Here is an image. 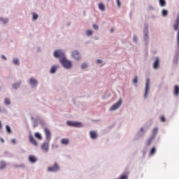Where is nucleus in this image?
Masks as SVG:
<instances>
[{"label":"nucleus","mask_w":179,"mask_h":179,"mask_svg":"<svg viewBox=\"0 0 179 179\" xmlns=\"http://www.w3.org/2000/svg\"><path fill=\"white\" fill-rule=\"evenodd\" d=\"M59 63L62 68L66 71H71V69L73 68V62L72 60L66 58V56L65 57L61 58L59 59Z\"/></svg>","instance_id":"nucleus-1"},{"label":"nucleus","mask_w":179,"mask_h":179,"mask_svg":"<svg viewBox=\"0 0 179 179\" xmlns=\"http://www.w3.org/2000/svg\"><path fill=\"white\" fill-rule=\"evenodd\" d=\"M61 171V166H59V163L55 162L52 165L48 166L47 168L48 173H58Z\"/></svg>","instance_id":"nucleus-2"},{"label":"nucleus","mask_w":179,"mask_h":179,"mask_svg":"<svg viewBox=\"0 0 179 179\" xmlns=\"http://www.w3.org/2000/svg\"><path fill=\"white\" fill-rule=\"evenodd\" d=\"M122 98L119 99L117 101L110 106L108 111L110 113H114V111H117V110H119L121 106H122Z\"/></svg>","instance_id":"nucleus-3"},{"label":"nucleus","mask_w":179,"mask_h":179,"mask_svg":"<svg viewBox=\"0 0 179 179\" xmlns=\"http://www.w3.org/2000/svg\"><path fill=\"white\" fill-rule=\"evenodd\" d=\"M150 78H148L145 79V90H144V99L146 100L149 97V94L150 93Z\"/></svg>","instance_id":"nucleus-4"},{"label":"nucleus","mask_w":179,"mask_h":179,"mask_svg":"<svg viewBox=\"0 0 179 179\" xmlns=\"http://www.w3.org/2000/svg\"><path fill=\"white\" fill-rule=\"evenodd\" d=\"M28 85L31 89H36V87H38V79L36 77H30L28 80Z\"/></svg>","instance_id":"nucleus-5"},{"label":"nucleus","mask_w":179,"mask_h":179,"mask_svg":"<svg viewBox=\"0 0 179 179\" xmlns=\"http://www.w3.org/2000/svg\"><path fill=\"white\" fill-rule=\"evenodd\" d=\"M52 55L54 58H58L59 60H60L61 58H65L66 57L65 52L62 49L55 50L52 52Z\"/></svg>","instance_id":"nucleus-6"},{"label":"nucleus","mask_w":179,"mask_h":179,"mask_svg":"<svg viewBox=\"0 0 179 179\" xmlns=\"http://www.w3.org/2000/svg\"><path fill=\"white\" fill-rule=\"evenodd\" d=\"M71 57L73 61H81L82 54L78 50H73L71 52Z\"/></svg>","instance_id":"nucleus-7"},{"label":"nucleus","mask_w":179,"mask_h":179,"mask_svg":"<svg viewBox=\"0 0 179 179\" xmlns=\"http://www.w3.org/2000/svg\"><path fill=\"white\" fill-rule=\"evenodd\" d=\"M66 125L73 127L74 128H83L84 125L82 122L69 120L66 122Z\"/></svg>","instance_id":"nucleus-8"},{"label":"nucleus","mask_w":179,"mask_h":179,"mask_svg":"<svg viewBox=\"0 0 179 179\" xmlns=\"http://www.w3.org/2000/svg\"><path fill=\"white\" fill-rule=\"evenodd\" d=\"M148 129L145 127H142L137 131L135 136V139H141V138H143L145 136V134H146Z\"/></svg>","instance_id":"nucleus-9"},{"label":"nucleus","mask_w":179,"mask_h":179,"mask_svg":"<svg viewBox=\"0 0 179 179\" xmlns=\"http://www.w3.org/2000/svg\"><path fill=\"white\" fill-rule=\"evenodd\" d=\"M173 29L176 31H178L176 40L178 43V45L179 47V15H177L175 24L173 25Z\"/></svg>","instance_id":"nucleus-10"},{"label":"nucleus","mask_w":179,"mask_h":179,"mask_svg":"<svg viewBox=\"0 0 179 179\" xmlns=\"http://www.w3.org/2000/svg\"><path fill=\"white\" fill-rule=\"evenodd\" d=\"M149 28L148 27H145L143 30V41L145 44H149Z\"/></svg>","instance_id":"nucleus-11"},{"label":"nucleus","mask_w":179,"mask_h":179,"mask_svg":"<svg viewBox=\"0 0 179 179\" xmlns=\"http://www.w3.org/2000/svg\"><path fill=\"white\" fill-rule=\"evenodd\" d=\"M162 59L159 57H156L154 62L152 63V69H155V71H157L160 69V62Z\"/></svg>","instance_id":"nucleus-12"},{"label":"nucleus","mask_w":179,"mask_h":179,"mask_svg":"<svg viewBox=\"0 0 179 179\" xmlns=\"http://www.w3.org/2000/svg\"><path fill=\"white\" fill-rule=\"evenodd\" d=\"M41 149L43 153H48V152H50V141H46L42 143Z\"/></svg>","instance_id":"nucleus-13"},{"label":"nucleus","mask_w":179,"mask_h":179,"mask_svg":"<svg viewBox=\"0 0 179 179\" xmlns=\"http://www.w3.org/2000/svg\"><path fill=\"white\" fill-rule=\"evenodd\" d=\"M28 138L30 143H31L33 146H38V143H37V141H36V138H34V136H33V134H31V133H29Z\"/></svg>","instance_id":"nucleus-14"},{"label":"nucleus","mask_w":179,"mask_h":179,"mask_svg":"<svg viewBox=\"0 0 179 179\" xmlns=\"http://www.w3.org/2000/svg\"><path fill=\"white\" fill-rule=\"evenodd\" d=\"M90 138V139H92V141H96L97 138H99V134L96 131L92 130L89 132Z\"/></svg>","instance_id":"nucleus-15"},{"label":"nucleus","mask_w":179,"mask_h":179,"mask_svg":"<svg viewBox=\"0 0 179 179\" xmlns=\"http://www.w3.org/2000/svg\"><path fill=\"white\" fill-rule=\"evenodd\" d=\"M30 118L34 127L36 128V127L38 125V122L37 121V116H36L35 114L31 113L30 115Z\"/></svg>","instance_id":"nucleus-16"},{"label":"nucleus","mask_w":179,"mask_h":179,"mask_svg":"<svg viewBox=\"0 0 179 179\" xmlns=\"http://www.w3.org/2000/svg\"><path fill=\"white\" fill-rule=\"evenodd\" d=\"M58 69H59V64H54L50 67L49 72L51 75H54L55 73H57Z\"/></svg>","instance_id":"nucleus-17"},{"label":"nucleus","mask_w":179,"mask_h":179,"mask_svg":"<svg viewBox=\"0 0 179 179\" xmlns=\"http://www.w3.org/2000/svg\"><path fill=\"white\" fill-rule=\"evenodd\" d=\"M45 136L47 142H50L51 141V131L50 129L45 128L44 129Z\"/></svg>","instance_id":"nucleus-18"},{"label":"nucleus","mask_w":179,"mask_h":179,"mask_svg":"<svg viewBox=\"0 0 179 179\" xmlns=\"http://www.w3.org/2000/svg\"><path fill=\"white\" fill-rule=\"evenodd\" d=\"M7 166L8 164L6 163V161H0V171H3V170H6Z\"/></svg>","instance_id":"nucleus-19"},{"label":"nucleus","mask_w":179,"mask_h":179,"mask_svg":"<svg viewBox=\"0 0 179 179\" xmlns=\"http://www.w3.org/2000/svg\"><path fill=\"white\" fill-rule=\"evenodd\" d=\"M0 23L3 26H6V24H8V23H9V19L8 17H0Z\"/></svg>","instance_id":"nucleus-20"},{"label":"nucleus","mask_w":179,"mask_h":179,"mask_svg":"<svg viewBox=\"0 0 179 179\" xmlns=\"http://www.w3.org/2000/svg\"><path fill=\"white\" fill-rule=\"evenodd\" d=\"M93 34H94V31L92 29H86L85 31V36L86 37H93Z\"/></svg>","instance_id":"nucleus-21"},{"label":"nucleus","mask_w":179,"mask_h":179,"mask_svg":"<svg viewBox=\"0 0 179 179\" xmlns=\"http://www.w3.org/2000/svg\"><path fill=\"white\" fill-rule=\"evenodd\" d=\"M13 65H15V66H19L20 65V59L19 57H13L12 59Z\"/></svg>","instance_id":"nucleus-22"},{"label":"nucleus","mask_w":179,"mask_h":179,"mask_svg":"<svg viewBox=\"0 0 179 179\" xmlns=\"http://www.w3.org/2000/svg\"><path fill=\"white\" fill-rule=\"evenodd\" d=\"M28 160L29 163H31L32 164H34V163H36L37 162V157L34 155H29L28 157Z\"/></svg>","instance_id":"nucleus-23"},{"label":"nucleus","mask_w":179,"mask_h":179,"mask_svg":"<svg viewBox=\"0 0 179 179\" xmlns=\"http://www.w3.org/2000/svg\"><path fill=\"white\" fill-rule=\"evenodd\" d=\"M60 143L63 146H68V145H69V138H62L60 140Z\"/></svg>","instance_id":"nucleus-24"},{"label":"nucleus","mask_w":179,"mask_h":179,"mask_svg":"<svg viewBox=\"0 0 179 179\" xmlns=\"http://www.w3.org/2000/svg\"><path fill=\"white\" fill-rule=\"evenodd\" d=\"M22 85V81L19 80L17 81L16 83H13L12 85V87L13 89H14L15 90H17V89H19V87H20V85Z\"/></svg>","instance_id":"nucleus-25"},{"label":"nucleus","mask_w":179,"mask_h":179,"mask_svg":"<svg viewBox=\"0 0 179 179\" xmlns=\"http://www.w3.org/2000/svg\"><path fill=\"white\" fill-rule=\"evenodd\" d=\"M98 8L101 12H106V6L103 3H99L98 4Z\"/></svg>","instance_id":"nucleus-26"},{"label":"nucleus","mask_w":179,"mask_h":179,"mask_svg":"<svg viewBox=\"0 0 179 179\" xmlns=\"http://www.w3.org/2000/svg\"><path fill=\"white\" fill-rule=\"evenodd\" d=\"M138 82H139V77H138V76H135L134 78L132 80L133 85L134 86H135V87L138 86Z\"/></svg>","instance_id":"nucleus-27"},{"label":"nucleus","mask_w":179,"mask_h":179,"mask_svg":"<svg viewBox=\"0 0 179 179\" xmlns=\"http://www.w3.org/2000/svg\"><path fill=\"white\" fill-rule=\"evenodd\" d=\"M155 138L153 136H150L149 139L147 140L146 142V146H151L152 145V142H153V140Z\"/></svg>","instance_id":"nucleus-28"},{"label":"nucleus","mask_w":179,"mask_h":179,"mask_svg":"<svg viewBox=\"0 0 179 179\" xmlns=\"http://www.w3.org/2000/svg\"><path fill=\"white\" fill-rule=\"evenodd\" d=\"M38 20V14L32 13V22H37Z\"/></svg>","instance_id":"nucleus-29"},{"label":"nucleus","mask_w":179,"mask_h":179,"mask_svg":"<svg viewBox=\"0 0 179 179\" xmlns=\"http://www.w3.org/2000/svg\"><path fill=\"white\" fill-rule=\"evenodd\" d=\"M5 106H10V98H8V97H6L4 98V101H3Z\"/></svg>","instance_id":"nucleus-30"},{"label":"nucleus","mask_w":179,"mask_h":179,"mask_svg":"<svg viewBox=\"0 0 179 179\" xmlns=\"http://www.w3.org/2000/svg\"><path fill=\"white\" fill-rule=\"evenodd\" d=\"M156 147H152L150 150V156H155L156 155Z\"/></svg>","instance_id":"nucleus-31"},{"label":"nucleus","mask_w":179,"mask_h":179,"mask_svg":"<svg viewBox=\"0 0 179 179\" xmlns=\"http://www.w3.org/2000/svg\"><path fill=\"white\" fill-rule=\"evenodd\" d=\"M173 94L175 96H178V94H179V86L178 85H176L174 87Z\"/></svg>","instance_id":"nucleus-32"},{"label":"nucleus","mask_w":179,"mask_h":179,"mask_svg":"<svg viewBox=\"0 0 179 179\" xmlns=\"http://www.w3.org/2000/svg\"><path fill=\"white\" fill-rule=\"evenodd\" d=\"M157 132H159V129L155 127L152 129V134L151 136H153L154 138H156V135H157Z\"/></svg>","instance_id":"nucleus-33"},{"label":"nucleus","mask_w":179,"mask_h":179,"mask_svg":"<svg viewBox=\"0 0 179 179\" xmlns=\"http://www.w3.org/2000/svg\"><path fill=\"white\" fill-rule=\"evenodd\" d=\"M34 136L35 138H36V139H38V141H41V139H43V136H41V134L38 132H36L34 134Z\"/></svg>","instance_id":"nucleus-34"},{"label":"nucleus","mask_w":179,"mask_h":179,"mask_svg":"<svg viewBox=\"0 0 179 179\" xmlns=\"http://www.w3.org/2000/svg\"><path fill=\"white\" fill-rule=\"evenodd\" d=\"M159 6L164 8L166 6V0H159Z\"/></svg>","instance_id":"nucleus-35"},{"label":"nucleus","mask_w":179,"mask_h":179,"mask_svg":"<svg viewBox=\"0 0 179 179\" xmlns=\"http://www.w3.org/2000/svg\"><path fill=\"white\" fill-rule=\"evenodd\" d=\"M89 67V64H87V62H83V64H81L80 68L81 69H87V68Z\"/></svg>","instance_id":"nucleus-36"},{"label":"nucleus","mask_w":179,"mask_h":179,"mask_svg":"<svg viewBox=\"0 0 179 179\" xmlns=\"http://www.w3.org/2000/svg\"><path fill=\"white\" fill-rule=\"evenodd\" d=\"M179 56L176 55L173 58V64L177 65L178 64Z\"/></svg>","instance_id":"nucleus-37"},{"label":"nucleus","mask_w":179,"mask_h":179,"mask_svg":"<svg viewBox=\"0 0 179 179\" xmlns=\"http://www.w3.org/2000/svg\"><path fill=\"white\" fill-rule=\"evenodd\" d=\"M167 15H169V11L166 9H163L162 11V16H163L164 17H166Z\"/></svg>","instance_id":"nucleus-38"},{"label":"nucleus","mask_w":179,"mask_h":179,"mask_svg":"<svg viewBox=\"0 0 179 179\" xmlns=\"http://www.w3.org/2000/svg\"><path fill=\"white\" fill-rule=\"evenodd\" d=\"M133 43L138 44V36L136 35L133 36Z\"/></svg>","instance_id":"nucleus-39"},{"label":"nucleus","mask_w":179,"mask_h":179,"mask_svg":"<svg viewBox=\"0 0 179 179\" xmlns=\"http://www.w3.org/2000/svg\"><path fill=\"white\" fill-rule=\"evenodd\" d=\"M110 94H106L105 95H103L101 96V99H103V100H107V99H108V97H110Z\"/></svg>","instance_id":"nucleus-40"},{"label":"nucleus","mask_w":179,"mask_h":179,"mask_svg":"<svg viewBox=\"0 0 179 179\" xmlns=\"http://www.w3.org/2000/svg\"><path fill=\"white\" fill-rule=\"evenodd\" d=\"M103 61L101 59H98L96 60V64L97 65H101V64H103Z\"/></svg>","instance_id":"nucleus-41"},{"label":"nucleus","mask_w":179,"mask_h":179,"mask_svg":"<svg viewBox=\"0 0 179 179\" xmlns=\"http://www.w3.org/2000/svg\"><path fill=\"white\" fill-rule=\"evenodd\" d=\"M6 129L8 134H10L12 132V129H10V127H9V125L6 126Z\"/></svg>","instance_id":"nucleus-42"},{"label":"nucleus","mask_w":179,"mask_h":179,"mask_svg":"<svg viewBox=\"0 0 179 179\" xmlns=\"http://www.w3.org/2000/svg\"><path fill=\"white\" fill-rule=\"evenodd\" d=\"M92 27L94 30H97L99 29V25L96 24H94L92 25Z\"/></svg>","instance_id":"nucleus-43"},{"label":"nucleus","mask_w":179,"mask_h":179,"mask_svg":"<svg viewBox=\"0 0 179 179\" xmlns=\"http://www.w3.org/2000/svg\"><path fill=\"white\" fill-rule=\"evenodd\" d=\"M116 3L118 8H121V2L120 1V0H116Z\"/></svg>","instance_id":"nucleus-44"},{"label":"nucleus","mask_w":179,"mask_h":179,"mask_svg":"<svg viewBox=\"0 0 179 179\" xmlns=\"http://www.w3.org/2000/svg\"><path fill=\"white\" fill-rule=\"evenodd\" d=\"M52 148H54L55 149H58L59 148V145L58 144L52 145Z\"/></svg>","instance_id":"nucleus-45"},{"label":"nucleus","mask_w":179,"mask_h":179,"mask_svg":"<svg viewBox=\"0 0 179 179\" xmlns=\"http://www.w3.org/2000/svg\"><path fill=\"white\" fill-rule=\"evenodd\" d=\"M148 9L149 10H155V7L153 6H149Z\"/></svg>","instance_id":"nucleus-46"},{"label":"nucleus","mask_w":179,"mask_h":179,"mask_svg":"<svg viewBox=\"0 0 179 179\" xmlns=\"http://www.w3.org/2000/svg\"><path fill=\"white\" fill-rule=\"evenodd\" d=\"M1 59H3L4 61H8V58L6 57V56L3 55H1Z\"/></svg>","instance_id":"nucleus-47"},{"label":"nucleus","mask_w":179,"mask_h":179,"mask_svg":"<svg viewBox=\"0 0 179 179\" xmlns=\"http://www.w3.org/2000/svg\"><path fill=\"white\" fill-rule=\"evenodd\" d=\"M11 143H13V145H16V139L13 138V139L11 140Z\"/></svg>","instance_id":"nucleus-48"},{"label":"nucleus","mask_w":179,"mask_h":179,"mask_svg":"<svg viewBox=\"0 0 179 179\" xmlns=\"http://www.w3.org/2000/svg\"><path fill=\"white\" fill-rule=\"evenodd\" d=\"M17 167H19L20 169H24V167L26 166H24V164H20L17 166Z\"/></svg>","instance_id":"nucleus-49"},{"label":"nucleus","mask_w":179,"mask_h":179,"mask_svg":"<svg viewBox=\"0 0 179 179\" xmlns=\"http://www.w3.org/2000/svg\"><path fill=\"white\" fill-rule=\"evenodd\" d=\"M160 120H161L162 122H164L166 121V118L164 117V116H162Z\"/></svg>","instance_id":"nucleus-50"},{"label":"nucleus","mask_w":179,"mask_h":179,"mask_svg":"<svg viewBox=\"0 0 179 179\" xmlns=\"http://www.w3.org/2000/svg\"><path fill=\"white\" fill-rule=\"evenodd\" d=\"M0 129H2V122L0 120Z\"/></svg>","instance_id":"nucleus-51"},{"label":"nucleus","mask_w":179,"mask_h":179,"mask_svg":"<svg viewBox=\"0 0 179 179\" xmlns=\"http://www.w3.org/2000/svg\"><path fill=\"white\" fill-rule=\"evenodd\" d=\"M1 141L3 143L5 142L3 138H1Z\"/></svg>","instance_id":"nucleus-52"},{"label":"nucleus","mask_w":179,"mask_h":179,"mask_svg":"<svg viewBox=\"0 0 179 179\" xmlns=\"http://www.w3.org/2000/svg\"><path fill=\"white\" fill-rule=\"evenodd\" d=\"M0 113H2V109H1V108H0Z\"/></svg>","instance_id":"nucleus-53"},{"label":"nucleus","mask_w":179,"mask_h":179,"mask_svg":"<svg viewBox=\"0 0 179 179\" xmlns=\"http://www.w3.org/2000/svg\"><path fill=\"white\" fill-rule=\"evenodd\" d=\"M38 51H40V48H38Z\"/></svg>","instance_id":"nucleus-54"},{"label":"nucleus","mask_w":179,"mask_h":179,"mask_svg":"<svg viewBox=\"0 0 179 179\" xmlns=\"http://www.w3.org/2000/svg\"><path fill=\"white\" fill-rule=\"evenodd\" d=\"M111 31H113V29H111Z\"/></svg>","instance_id":"nucleus-55"},{"label":"nucleus","mask_w":179,"mask_h":179,"mask_svg":"<svg viewBox=\"0 0 179 179\" xmlns=\"http://www.w3.org/2000/svg\"><path fill=\"white\" fill-rule=\"evenodd\" d=\"M0 90H1V86H0Z\"/></svg>","instance_id":"nucleus-56"}]
</instances>
